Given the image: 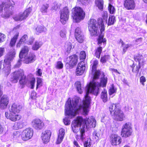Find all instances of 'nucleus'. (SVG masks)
I'll list each match as a JSON object with an SVG mask.
<instances>
[{"label":"nucleus","instance_id":"f257e3e1","mask_svg":"<svg viewBox=\"0 0 147 147\" xmlns=\"http://www.w3.org/2000/svg\"><path fill=\"white\" fill-rule=\"evenodd\" d=\"M107 82L106 77H104L101 79L100 83L96 82L94 81L90 82L87 86L85 99L84 100L83 104L80 105L78 103V100L71 102L69 98L65 105V114L68 116L70 119L75 116L77 112L81 110L84 112V114L87 115L89 111L88 108L90 103L91 98L88 96L89 93L96 96L99 93L101 86L105 87Z\"/></svg>","mask_w":147,"mask_h":147},{"label":"nucleus","instance_id":"f03ea898","mask_svg":"<svg viewBox=\"0 0 147 147\" xmlns=\"http://www.w3.org/2000/svg\"><path fill=\"white\" fill-rule=\"evenodd\" d=\"M22 106L18 104H13L9 108V113H5L6 117L13 121L19 120L21 118V115L18 114L22 110Z\"/></svg>","mask_w":147,"mask_h":147},{"label":"nucleus","instance_id":"7ed1b4c3","mask_svg":"<svg viewBox=\"0 0 147 147\" xmlns=\"http://www.w3.org/2000/svg\"><path fill=\"white\" fill-rule=\"evenodd\" d=\"M119 103L113 104L109 107L111 114L114 115V119L116 121H122L125 118V116L120 109Z\"/></svg>","mask_w":147,"mask_h":147},{"label":"nucleus","instance_id":"20e7f679","mask_svg":"<svg viewBox=\"0 0 147 147\" xmlns=\"http://www.w3.org/2000/svg\"><path fill=\"white\" fill-rule=\"evenodd\" d=\"M16 51L14 49L10 50L7 58L4 60V64L3 65L4 67L3 69L4 73L8 75L10 72L11 62L13 60L15 57Z\"/></svg>","mask_w":147,"mask_h":147},{"label":"nucleus","instance_id":"39448f33","mask_svg":"<svg viewBox=\"0 0 147 147\" xmlns=\"http://www.w3.org/2000/svg\"><path fill=\"white\" fill-rule=\"evenodd\" d=\"M84 122H85V123L80 128V138L82 141L84 138V136L85 135V129L86 128L94 127L96 125V121L92 117H89L86 121L84 120Z\"/></svg>","mask_w":147,"mask_h":147},{"label":"nucleus","instance_id":"423d86ee","mask_svg":"<svg viewBox=\"0 0 147 147\" xmlns=\"http://www.w3.org/2000/svg\"><path fill=\"white\" fill-rule=\"evenodd\" d=\"M85 13L80 7H76L72 9V17L74 21L79 22L85 18Z\"/></svg>","mask_w":147,"mask_h":147},{"label":"nucleus","instance_id":"0eeeda50","mask_svg":"<svg viewBox=\"0 0 147 147\" xmlns=\"http://www.w3.org/2000/svg\"><path fill=\"white\" fill-rule=\"evenodd\" d=\"M3 7L5 11L2 14L1 16L4 18H8L12 14V8L13 7L11 6L10 1L3 2L0 4V13L2 12Z\"/></svg>","mask_w":147,"mask_h":147},{"label":"nucleus","instance_id":"6e6552de","mask_svg":"<svg viewBox=\"0 0 147 147\" xmlns=\"http://www.w3.org/2000/svg\"><path fill=\"white\" fill-rule=\"evenodd\" d=\"M12 76L11 81L13 83H17L18 80L20 78L19 82L20 84H26V77L24 76L23 70L20 69L15 71L12 74Z\"/></svg>","mask_w":147,"mask_h":147},{"label":"nucleus","instance_id":"1a4fd4ad","mask_svg":"<svg viewBox=\"0 0 147 147\" xmlns=\"http://www.w3.org/2000/svg\"><path fill=\"white\" fill-rule=\"evenodd\" d=\"M89 30L91 35H97L99 33L98 24L96 20L91 19L88 23Z\"/></svg>","mask_w":147,"mask_h":147},{"label":"nucleus","instance_id":"9d476101","mask_svg":"<svg viewBox=\"0 0 147 147\" xmlns=\"http://www.w3.org/2000/svg\"><path fill=\"white\" fill-rule=\"evenodd\" d=\"M132 132V127L131 123L127 122L123 126L121 132V135L122 137H129L131 135Z\"/></svg>","mask_w":147,"mask_h":147},{"label":"nucleus","instance_id":"9b49d317","mask_svg":"<svg viewBox=\"0 0 147 147\" xmlns=\"http://www.w3.org/2000/svg\"><path fill=\"white\" fill-rule=\"evenodd\" d=\"M83 121L82 118L81 117H78L76 120H74L72 123L71 127L73 131L75 133L78 132L79 127Z\"/></svg>","mask_w":147,"mask_h":147},{"label":"nucleus","instance_id":"f8f14e48","mask_svg":"<svg viewBox=\"0 0 147 147\" xmlns=\"http://www.w3.org/2000/svg\"><path fill=\"white\" fill-rule=\"evenodd\" d=\"M69 12L67 7H65L60 11V21L63 24H65L68 20Z\"/></svg>","mask_w":147,"mask_h":147},{"label":"nucleus","instance_id":"ddd939ff","mask_svg":"<svg viewBox=\"0 0 147 147\" xmlns=\"http://www.w3.org/2000/svg\"><path fill=\"white\" fill-rule=\"evenodd\" d=\"M33 130L31 128H28L22 133L21 137L24 140H27L31 138L33 135Z\"/></svg>","mask_w":147,"mask_h":147},{"label":"nucleus","instance_id":"4468645a","mask_svg":"<svg viewBox=\"0 0 147 147\" xmlns=\"http://www.w3.org/2000/svg\"><path fill=\"white\" fill-rule=\"evenodd\" d=\"M31 123L32 127L37 130L42 129L44 126L43 122L39 119H34L32 121Z\"/></svg>","mask_w":147,"mask_h":147},{"label":"nucleus","instance_id":"2eb2a0df","mask_svg":"<svg viewBox=\"0 0 147 147\" xmlns=\"http://www.w3.org/2000/svg\"><path fill=\"white\" fill-rule=\"evenodd\" d=\"M86 68L85 63L83 61L78 64L76 71V74L77 76L82 75L85 71Z\"/></svg>","mask_w":147,"mask_h":147},{"label":"nucleus","instance_id":"dca6fc26","mask_svg":"<svg viewBox=\"0 0 147 147\" xmlns=\"http://www.w3.org/2000/svg\"><path fill=\"white\" fill-rule=\"evenodd\" d=\"M110 141L113 145L116 146L119 145L121 142V138L117 135L112 134L110 137Z\"/></svg>","mask_w":147,"mask_h":147},{"label":"nucleus","instance_id":"f3484780","mask_svg":"<svg viewBox=\"0 0 147 147\" xmlns=\"http://www.w3.org/2000/svg\"><path fill=\"white\" fill-rule=\"evenodd\" d=\"M98 64V61L97 60L94 61L92 66V71L93 75H94V79H96L98 78L100 75V71L98 70H96L97 65Z\"/></svg>","mask_w":147,"mask_h":147},{"label":"nucleus","instance_id":"a211bd4d","mask_svg":"<svg viewBox=\"0 0 147 147\" xmlns=\"http://www.w3.org/2000/svg\"><path fill=\"white\" fill-rule=\"evenodd\" d=\"M124 6L127 10L133 9L135 7L136 4L134 0H125L124 2Z\"/></svg>","mask_w":147,"mask_h":147},{"label":"nucleus","instance_id":"6ab92c4d","mask_svg":"<svg viewBox=\"0 0 147 147\" xmlns=\"http://www.w3.org/2000/svg\"><path fill=\"white\" fill-rule=\"evenodd\" d=\"M9 103V98L6 95H3L0 100V108L2 109L6 108Z\"/></svg>","mask_w":147,"mask_h":147},{"label":"nucleus","instance_id":"aec40b11","mask_svg":"<svg viewBox=\"0 0 147 147\" xmlns=\"http://www.w3.org/2000/svg\"><path fill=\"white\" fill-rule=\"evenodd\" d=\"M51 133L50 131L46 130L43 131L41 135V138L44 143L48 142L49 141Z\"/></svg>","mask_w":147,"mask_h":147},{"label":"nucleus","instance_id":"412c9836","mask_svg":"<svg viewBox=\"0 0 147 147\" xmlns=\"http://www.w3.org/2000/svg\"><path fill=\"white\" fill-rule=\"evenodd\" d=\"M36 59V56L34 53H30L28 55L24 57V62L28 64L34 61Z\"/></svg>","mask_w":147,"mask_h":147},{"label":"nucleus","instance_id":"4be33fe9","mask_svg":"<svg viewBox=\"0 0 147 147\" xmlns=\"http://www.w3.org/2000/svg\"><path fill=\"white\" fill-rule=\"evenodd\" d=\"M69 58L70 61L69 62V64L71 68L77 64L78 58L77 55H73L69 57Z\"/></svg>","mask_w":147,"mask_h":147},{"label":"nucleus","instance_id":"5701e85b","mask_svg":"<svg viewBox=\"0 0 147 147\" xmlns=\"http://www.w3.org/2000/svg\"><path fill=\"white\" fill-rule=\"evenodd\" d=\"M102 33L101 32V34L99 36L97 39V44L99 46L104 47L106 44V39L105 38H104V36Z\"/></svg>","mask_w":147,"mask_h":147},{"label":"nucleus","instance_id":"b1692460","mask_svg":"<svg viewBox=\"0 0 147 147\" xmlns=\"http://www.w3.org/2000/svg\"><path fill=\"white\" fill-rule=\"evenodd\" d=\"M29 51V48L27 46H25L22 49L19 55L20 58L22 59L27 54Z\"/></svg>","mask_w":147,"mask_h":147},{"label":"nucleus","instance_id":"393cba45","mask_svg":"<svg viewBox=\"0 0 147 147\" xmlns=\"http://www.w3.org/2000/svg\"><path fill=\"white\" fill-rule=\"evenodd\" d=\"M28 38V36L26 34L24 35L20 39L19 42L17 43L16 45L17 47H20L24 43L25 41L27 40Z\"/></svg>","mask_w":147,"mask_h":147},{"label":"nucleus","instance_id":"a878e982","mask_svg":"<svg viewBox=\"0 0 147 147\" xmlns=\"http://www.w3.org/2000/svg\"><path fill=\"white\" fill-rule=\"evenodd\" d=\"M47 30L46 28L44 26L40 25L37 27L35 29V33L37 34H38L42 32L45 31Z\"/></svg>","mask_w":147,"mask_h":147},{"label":"nucleus","instance_id":"bb28decb","mask_svg":"<svg viewBox=\"0 0 147 147\" xmlns=\"http://www.w3.org/2000/svg\"><path fill=\"white\" fill-rule=\"evenodd\" d=\"M134 59L136 61H138L140 64H141L142 63L144 62L143 57L141 54H138L136 55H135L134 56Z\"/></svg>","mask_w":147,"mask_h":147},{"label":"nucleus","instance_id":"cd10ccee","mask_svg":"<svg viewBox=\"0 0 147 147\" xmlns=\"http://www.w3.org/2000/svg\"><path fill=\"white\" fill-rule=\"evenodd\" d=\"M97 22L98 24V26H100V32H102L105 30V27L102 19L101 18H99Z\"/></svg>","mask_w":147,"mask_h":147},{"label":"nucleus","instance_id":"c85d7f7f","mask_svg":"<svg viewBox=\"0 0 147 147\" xmlns=\"http://www.w3.org/2000/svg\"><path fill=\"white\" fill-rule=\"evenodd\" d=\"M19 33L17 32L12 38L10 43V46L11 47H13L15 45V44L16 42L17 39L19 36Z\"/></svg>","mask_w":147,"mask_h":147},{"label":"nucleus","instance_id":"c756f323","mask_svg":"<svg viewBox=\"0 0 147 147\" xmlns=\"http://www.w3.org/2000/svg\"><path fill=\"white\" fill-rule=\"evenodd\" d=\"M95 3L97 7L99 9L102 10L103 7V0H95Z\"/></svg>","mask_w":147,"mask_h":147},{"label":"nucleus","instance_id":"7c9ffc66","mask_svg":"<svg viewBox=\"0 0 147 147\" xmlns=\"http://www.w3.org/2000/svg\"><path fill=\"white\" fill-rule=\"evenodd\" d=\"M42 45V43L41 42L36 41L33 45L32 49L34 50H37Z\"/></svg>","mask_w":147,"mask_h":147},{"label":"nucleus","instance_id":"2f4dec72","mask_svg":"<svg viewBox=\"0 0 147 147\" xmlns=\"http://www.w3.org/2000/svg\"><path fill=\"white\" fill-rule=\"evenodd\" d=\"M101 98L104 102L107 101V91L105 89L102 91L101 93Z\"/></svg>","mask_w":147,"mask_h":147},{"label":"nucleus","instance_id":"473e14b6","mask_svg":"<svg viewBox=\"0 0 147 147\" xmlns=\"http://www.w3.org/2000/svg\"><path fill=\"white\" fill-rule=\"evenodd\" d=\"M134 64L131 66L132 68V71L133 72H135L138 73L139 71V69L141 68V64L138 63V65H135L134 66Z\"/></svg>","mask_w":147,"mask_h":147},{"label":"nucleus","instance_id":"72a5a7b5","mask_svg":"<svg viewBox=\"0 0 147 147\" xmlns=\"http://www.w3.org/2000/svg\"><path fill=\"white\" fill-rule=\"evenodd\" d=\"M75 85L76 87V89L78 92L80 94L82 93V91L80 82V81L77 82L76 83Z\"/></svg>","mask_w":147,"mask_h":147},{"label":"nucleus","instance_id":"f704fd0d","mask_svg":"<svg viewBox=\"0 0 147 147\" xmlns=\"http://www.w3.org/2000/svg\"><path fill=\"white\" fill-rule=\"evenodd\" d=\"M102 47H98L96 50L95 54L96 57L99 58L100 57L101 53L102 51Z\"/></svg>","mask_w":147,"mask_h":147},{"label":"nucleus","instance_id":"c9c22d12","mask_svg":"<svg viewBox=\"0 0 147 147\" xmlns=\"http://www.w3.org/2000/svg\"><path fill=\"white\" fill-rule=\"evenodd\" d=\"M101 133V130H98L95 131L93 133V135L96 139H98L100 136Z\"/></svg>","mask_w":147,"mask_h":147},{"label":"nucleus","instance_id":"e433bc0d","mask_svg":"<svg viewBox=\"0 0 147 147\" xmlns=\"http://www.w3.org/2000/svg\"><path fill=\"white\" fill-rule=\"evenodd\" d=\"M115 18V17L114 16H109L107 23L108 26H110L114 24Z\"/></svg>","mask_w":147,"mask_h":147},{"label":"nucleus","instance_id":"4c0bfd02","mask_svg":"<svg viewBox=\"0 0 147 147\" xmlns=\"http://www.w3.org/2000/svg\"><path fill=\"white\" fill-rule=\"evenodd\" d=\"M116 91L117 88L115 87L113 84H112L109 89V95H112L114 93H116Z\"/></svg>","mask_w":147,"mask_h":147},{"label":"nucleus","instance_id":"58836bf2","mask_svg":"<svg viewBox=\"0 0 147 147\" xmlns=\"http://www.w3.org/2000/svg\"><path fill=\"white\" fill-rule=\"evenodd\" d=\"M78 41L80 43H82L84 40V36L83 34L75 37Z\"/></svg>","mask_w":147,"mask_h":147},{"label":"nucleus","instance_id":"ea45409f","mask_svg":"<svg viewBox=\"0 0 147 147\" xmlns=\"http://www.w3.org/2000/svg\"><path fill=\"white\" fill-rule=\"evenodd\" d=\"M48 7L49 5L48 4H45L43 5L40 9L41 11L43 13H47Z\"/></svg>","mask_w":147,"mask_h":147},{"label":"nucleus","instance_id":"a19ab883","mask_svg":"<svg viewBox=\"0 0 147 147\" xmlns=\"http://www.w3.org/2000/svg\"><path fill=\"white\" fill-rule=\"evenodd\" d=\"M108 9L110 13L113 14L115 13V10L114 7L110 3L109 4Z\"/></svg>","mask_w":147,"mask_h":147},{"label":"nucleus","instance_id":"79ce46f5","mask_svg":"<svg viewBox=\"0 0 147 147\" xmlns=\"http://www.w3.org/2000/svg\"><path fill=\"white\" fill-rule=\"evenodd\" d=\"M65 47L67 53L69 52L72 48L71 44L70 42H67L65 45Z\"/></svg>","mask_w":147,"mask_h":147},{"label":"nucleus","instance_id":"37998d69","mask_svg":"<svg viewBox=\"0 0 147 147\" xmlns=\"http://www.w3.org/2000/svg\"><path fill=\"white\" fill-rule=\"evenodd\" d=\"M110 58V56L108 55H105L102 57L100 59V61L102 63H105Z\"/></svg>","mask_w":147,"mask_h":147},{"label":"nucleus","instance_id":"c03bdc74","mask_svg":"<svg viewBox=\"0 0 147 147\" xmlns=\"http://www.w3.org/2000/svg\"><path fill=\"white\" fill-rule=\"evenodd\" d=\"M55 67L58 69H62L63 67V64L61 61H58L56 63Z\"/></svg>","mask_w":147,"mask_h":147},{"label":"nucleus","instance_id":"a18cd8bd","mask_svg":"<svg viewBox=\"0 0 147 147\" xmlns=\"http://www.w3.org/2000/svg\"><path fill=\"white\" fill-rule=\"evenodd\" d=\"M82 34V33L80 29L79 28H77L75 31V36H76L80 35Z\"/></svg>","mask_w":147,"mask_h":147},{"label":"nucleus","instance_id":"49530a36","mask_svg":"<svg viewBox=\"0 0 147 147\" xmlns=\"http://www.w3.org/2000/svg\"><path fill=\"white\" fill-rule=\"evenodd\" d=\"M42 81L41 78H37L36 88L42 86Z\"/></svg>","mask_w":147,"mask_h":147},{"label":"nucleus","instance_id":"de8ad7c7","mask_svg":"<svg viewBox=\"0 0 147 147\" xmlns=\"http://www.w3.org/2000/svg\"><path fill=\"white\" fill-rule=\"evenodd\" d=\"M13 19L16 21H22V20L21 18L20 13L18 15H16L13 17Z\"/></svg>","mask_w":147,"mask_h":147},{"label":"nucleus","instance_id":"09e8293b","mask_svg":"<svg viewBox=\"0 0 147 147\" xmlns=\"http://www.w3.org/2000/svg\"><path fill=\"white\" fill-rule=\"evenodd\" d=\"M32 11V9L31 8L29 7L28 8L26 9L23 12L25 16H26V14L27 16L28 17Z\"/></svg>","mask_w":147,"mask_h":147},{"label":"nucleus","instance_id":"8fccbe9b","mask_svg":"<svg viewBox=\"0 0 147 147\" xmlns=\"http://www.w3.org/2000/svg\"><path fill=\"white\" fill-rule=\"evenodd\" d=\"M64 137L58 135V137L56 142V143L57 144H60L63 141Z\"/></svg>","mask_w":147,"mask_h":147},{"label":"nucleus","instance_id":"3c124183","mask_svg":"<svg viewBox=\"0 0 147 147\" xmlns=\"http://www.w3.org/2000/svg\"><path fill=\"white\" fill-rule=\"evenodd\" d=\"M59 34L60 36L62 38H65L66 37V32L64 30H61L59 32Z\"/></svg>","mask_w":147,"mask_h":147},{"label":"nucleus","instance_id":"603ef678","mask_svg":"<svg viewBox=\"0 0 147 147\" xmlns=\"http://www.w3.org/2000/svg\"><path fill=\"white\" fill-rule=\"evenodd\" d=\"M86 57V54L84 51H81L80 54V59H84Z\"/></svg>","mask_w":147,"mask_h":147},{"label":"nucleus","instance_id":"864d4df0","mask_svg":"<svg viewBox=\"0 0 147 147\" xmlns=\"http://www.w3.org/2000/svg\"><path fill=\"white\" fill-rule=\"evenodd\" d=\"M65 133V129L63 128H61L59 130L58 135L64 137Z\"/></svg>","mask_w":147,"mask_h":147},{"label":"nucleus","instance_id":"5fc2aeb1","mask_svg":"<svg viewBox=\"0 0 147 147\" xmlns=\"http://www.w3.org/2000/svg\"><path fill=\"white\" fill-rule=\"evenodd\" d=\"M84 147H91V143L88 140L84 142Z\"/></svg>","mask_w":147,"mask_h":147},{"label":"nucleus","instance_id":"6e6d98bb","mask_svg":"<svg viewBox=\"0 0 147 147\" xmlns=\"http://www.w3.org/2000/svg\"><path fill=\"white\" fill-rule=\"evenodd\" d=\"M63 122L65 125H68L70 124V121L69 119L67 117H65L63 119Z\"/></svg>","mask_w":147,"mask_h":147},{"label":"nucleus","instance_id":"4d7b16f0","mask_svg":"<svg viewBox=\"0 0 147 147\" xmlns=\"http://www.w3.org/2000/svg\"><path fill=\"white\" fill-rule=\"evenodd\" d=\"M130 46V45L126 44L123 47V53H124L126 51L127 49Z\"/></svg>","mask_w":147,"mask_h":147},{"label":"nucleus","instance_id":"13d9d810","mask_svg":"<svg viewBox=\"0 0 147 147\" xmlns=\"http://www.w3.org/2000/svg\"><path fill=\"white\" fill-rule=\"evenodd\" d=\"M21 134L19 131H16L13 133V136L14 138H18L20 136Z\"/></svg>","mask_w":147,"mask_h":147},{"label":"nucleus","instance_id":"bf43d9fd","mask_svg":"<svg viewBox=\"0 0 147 147\" xmlns=\"http://www.w3.org/2000/svg\"><path fill=\"white\" fill-rule=\"evenodd\" d=\"M102 16L103 19L105 20L106 23H107V19L108 16L107 12V11L104 12L102 15Z\"/></svg>","mask_w":147,"mask_h":147},{"label":"nucleus","instance_id":"052dcab7","mask_svg":"<svg viewBox=\"0 0 147 147\" xmlns=\"http://www.w3.org/2000/svg\"><path fill=\"white\" fill-rule=\"evenodd\" d=\"M140 82L143 85H144V82L146 81V79L145 77L142 76H141L140 79Z\"/></svg>","mask_w":147,"mask_h":147},{"label":"nucleus","instance_id":"680f3d73","mask_svg":"<svg viewBox=\"0 0 147 147\" xmlns=\"http://www.w3.org/2000/svg\"><path fill=\"white\" fill-rule=\"evenodd\" d=\"M5 35L0 33V42H1L4 40Z\"/></svg>","mask_w":147,"mask_h":147},{"label":"nucleus","instance_id":"e2e57ef3","mask_svg":"<svg viewBox=\"0 0 147 147\" xmlns=\"http://www.w3.org/2000/svg\"><path fill=\"white\" fill-rule=\"evenodd\" d=\"M20 14L21 16V19L22 20V21L23 20L26 19V18L28 17L27 16L26 14L25 16L24 14V13H20Z\"/></svg>","mask_w":147,"mask_h":147},{"label":"nucleus","instance_id":"0e129e2a","mask_svg":"<svg viewBox=\"0 0 147 147\" xmlns=\"http://www.w3.org/2000/svg\"><path fill=\"white\" fill-rule=\"evenodd\" d=\"M20 14L21 16V19L22 20V21L23 20L26 19V18L28 17L27 16L26 14L25 16L24 14V13H20Z\"/></svg>","mask_w":147,"mask_h":147},{"label":"nucleus","instance_id":"69168bd1","mask_svg":"<svg viewBox=\"0 0 147 147\" xmlns=\"http://www.w3.org/2000/svg\"><path fill=\"white\" fill-rule=\"evenodd\" d=\"M20 14L21 16V19L22 20V21L23 20L26 19V18L28 17L27 16L26 14L25 16L24 14V13H20Z\"/></svg>","mask_w":147,"mask_h":147},{"label":"nucleus","instance_id":"338daca9","mask_svg":"<svg viewBox=\"0 0 147 147\" xmlns=\"http://www.w3.org/2000/svg\"><path fill=\"white\" fill-rule=\"evenodd\" d=\"M5 52L4 48L0 47V57L2 56Z\"/></svg>","mask_w":147,"mask_h":147},{"label":"nucleus","instance_id":"774afa93","mask_svg":"<svg viewBox=\"0 0 147 147\" xmlns=\"http://www.w3.org/2000/svg\"><path fill=\"white\" fill-rule=\"evenodd\" d=\"M35 82V80L34 79H33L30 82V85L31 86V88L32 89L34 88Z\"/></svg>","mask_w":147,"mask_h":147}]
</instances>
